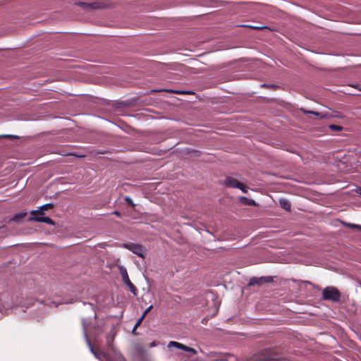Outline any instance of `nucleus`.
Segmentation results:
<instances>
[{
  "label": "nucleus",
  "instance_id": "1a4fd4ad",
  "mask_svg": "<svg viewBox=\"0 0 361 361\" xmlns=\"http://www.w3.org/2000/svg\"><path fill=\"white\" fill-rule=\"evenodd\" d=\"M272 280L270 277H260V278H256L253 277L250 279L249 281V286H255V285H261L264 283H269Z\"/></svg>",
  "mask_w": 361,
  "mask_h": 361
},
{
  "label": "nucleus",
  "instance_id": "f257e3e1",
  "mask_svg": "<svg viewBox=\"0 0 361 361\" xmlns=\"http://www.w3.org/2000/svg\"><path fill=\"white\" fill-rule=\"evenodd\" d=\"M88 345L95 357L101 361H126L119 352H115V355H111L109 352H104L99 348L93 347L90 342H88Z\"/></svg>",
  "mask_w": 361,
  "mask_h": 361
},
{
  "label": "nucleus",
  "instance_id": "5701e85b",
  "mask_svg": "<svg viewBox=\"0 0 361 361\" xmlns=\"http://www.w3.org/2000/svg\"><path fill=\"white\" fill-rule=\"evenodd\" d=\"M130 250L135 254V245H132L130 247Z\"/></svg>",
  "mask_w": 361,
  "mask_h": 361
},
{
  "label": "nucleus",
  "instance_id": "7c9ffc66",
  "mask_svg": "<svg viewBox=\"0 0 361 361\" xmlns=\"http://www.w3.org/2000/svg\"><path fill=\"white\" fill-rule=\"evenodd\" d=\"M361 91V88L359 89Z\"/></svg>",
  "mask_w": 361,
  "mask_h": 361
},
{
  "label": "nucleus",
  "instance_id": "4be33fe9",
  "mask_svg": "<svg viewBox=\"0 0 361 361\" xmlns=\"http://www.w3.org/2000/svg\"><path fill=\"white\" fill-rule=\"evenodd\" d=\"M157 345V342L154 341L149 344L150 348H153Z\"/></svg>",
  "mask_w": 361,
  "mask_h": 361
},
{
  "label": "nucleus",
  "instance_id": "4468645a",
  "mask_svg": "<svg viewBox=\"0 0 361 361\" xmlns=\"http://www.w3.org/2000/svg\"><path fill=\"white\" fill-rule=\"evenodd\" d=\"M152 305H149L143 312L142 316L137 319V328L140 325V324L142 322L144 318L145 317L146 314L152 309Z\"/></svg>",
  "mask_w": 361,
  "mask_h": 361
},
{
  "label": "nucleus",
  "instance_id": "c85d7f7f",
  "mask_svg": "<svg viewBox=\"0 0 361 361\" xmlns=\"http://www.w3.org/2000/svg\"><path fill=\"white\" fill-rule=\"evenodd\" d=\"M114 214H115L116 215H117V216H119V215H120L119 212H117V211L114 212Z\"/></svg>",
  "mask_w": 361,
  "mask_h": 361
},
{
  "label": "nucleus",
  "instance_id": "ddd939ff",
  "mask_svg": "<svg viewBox=\"0 0 361 361\" xmlns=\"http://www.w3.org/2000/svg\"><path fill=\"white\" fill-rule=\"evenodd\" d=\"M147 255V250L142 245L137 244V256L145 258Z\"/></svg>",
  "mask_w": 361,
  "mask_h": 361
},
{
  "label": "nucleus",
  "instance_id": "f3484780",
  "mask_svg": "<svg viewBox=\"0 0 361 361\" xmlns=\"http://www.w3.org/2000/svg\"><path fill=\"white\" fill-rule=\"evenodd\" d=\"M136 350H137V358L138 357V356L142 355H145L147 353L146 350H145L142 347H141L140 345H137Z\"/></svg>",
  "mask_w": 361,
  "mask_h": 361
},
{
  "label": "nucleus",
  "instance_id": "cd10ccee",
  "mask_svg": "<svg viewBox=\"0 0 361 361\" xmlns=\"http://www.w3.org/2000/svg\"><path fill=\"white\" fill-rule=\"evenodd\" d=\"M246 27H249L255 28V29H259V27H253V26H250V25H247Z\"/></svg>",
  "mask_w": 361,
  "mask_h": 361
},
{
  "label": "nucleus",
  "instance_id": "9d476101",
  "mask_svg": "<svg viewBox=\"0 0 361 361\" xmlns=\"http://www.w3.org/2000/svg\"><path fill=\"white\" fill-rule=\"evenodd\" d=\"M33 216H34L32 217V219L35 221L43 222V223H46L47 224L52 225V226L55 225L54 221L49 217L44 216L43 215H39V214L33 215Z\"/></svg>",
  "mask_w": 361,
  "mask_h": 361
},
{
  "label": "nucleus",
  "instance_id": "423d86ee",
  "mask_svg": "<svg viewBox=\"0 0 361 361\" xmlns=\"http://www.w3.org/2000/svg\"><path fill=\"white\" fill-rule=\"evenodd\" d=\"M115 336H116V331L114 329H111L110 333L109 334V335L106 336V338L107 348H108V350H111L114 355H115V352H117L113 345Z\"/></svg>",
  "mask_w": 361,
  "mask_h": 361
},
{
  "label": "nucleus",
  "instance_id": "0eeeda50",
  "mask_svg": "<svg viewBox=\"0 0 361 361\" xmlns=\"http://www.w3.org/2000/svg\"><path fill=\"white\" fill-rule=\"evenodd\" d=\"M121 274L122 276V279L123 282L130 288V291L135 295V286L133 283L130 281L128 277L127 271L126 269H121Z\"/></svg>",
  "mask_w": 361,
  "mask_h": 361
},
{
  "label": "nucleus",
  "instance_id": "412c9836",
  "mask_svg": "<svg viewBox=\"0 0 361 361\" xmlns=\"http://www.w3.org/2000/svg\"><path fill=\"white\" fill-rule=\"evenodd\" d=\"M125 200L130 205H132L133 207L135 206V204H133V201L131 198L128 197H125Z\"/></svg>",
  "mask_w": 361,
  "mask_h": 361
},
{
  "label": "nucleus",
  "instance_id": "b1692460",
  "mask_svg": "<svg viewBox=\"0 0 361 361\" xmlns=\"http://www.w3.org/2000/svg\"><path fill=\"white\" fill-rule=\"evenodd\" d=\"M167 92H176L177 94H181L183 93V92H179V91H173V90H167Z\"/></svg>",
  "mask_w": 361,
  "mask_h": 361
},
{
  "label": "nucleus",
  "instance_id": "f8f14e48",
  "mask_svg": "<svg viewBox=\"0 0 361 361\" xmlns=\"http://www.w3.org/2000/svg\"><path fill=\"white\" fill-rule=\"evenodd\" d=\"M239 201L240 202V203H242L244 205H248V206L257 205V204L254 200L249 199L246 197H240Z\"/></svg>",
  "mask_w": 361,
  "mask_h": 361
},
{
  "label": "nucleus",
  "instance_id": "a211bd4d",
  "mask_svg": "<svg viewBox=\"0 0 361 361\" xmlns=\"http://www.w3.org/2000/svg\"><path fill=\"white\" fill-rule=\"evenodd\" d=\"M344 225L348 228H357L359 231H361V225L350 223H345Z\"/></svg>",
  "mask_w": 361,
  "mask_h": 361
},
{
  "label": "nucleus",
  "instance_id": "c756f323",
  "mask_svg": "<svg viewBox=\"0 0 361 361\" xmlns=\"http://www.w3.org/2000/svg\"><path fill=\"white\" fill-rule=\"evenodd\" d=\"M4 137H11V135H4Z\"/></svg>",
  "mask_w": 361,
  "mask_h": 361
},
{
  "label": "nucleus",
  "instance_id": "a878e982",
  "mask_svg": "<svg viewBox=\"0 0 361 361\" xmlns=\"http://www.w3.org/2000/svg\"><path fill=\"white\" fill-rule=\"evenodd\" d=\"M356 191L361 196V188H358Z\"/></svg>",
  "mask_w": 361,
  "mask_h": 361
},
{
  "label": "nucleus",
  "instance_id": "6ab92c4d",
  "mask_svg": "<svg viewBox=\"0 0 361 361\" xmlns=\"http://www.w3.org/2000/svg\"><path fill=\"white\" fill-rule=\"evenodd\" d=\"M25 216V214H16L13 217L14 221H18L19 219L23 218Z\"/></svg>",
  "mask_w": 361,
  "mask_h": 361
},
{
  "label": "nucleus",
  "instance_id": "2eb2a0df",
  "mask_svg": "<svg viewBox=\"0 0 361 361\" xmlns=\"http://www.w3.org/2000/svg\"><path fill=\"white\" fill-rule=\"evenodd\" d=\"M281 207L286 211H290L291 208V204L289 201L286 200H281L279 202Z\"/></svg>",
  "mask_w": 361,
  "mask_h": 361
},
{
  "label": "nucleus",
  "instance_id": "dca6fc26",
  "mask_svg": "<svg viewBox=\"0 0 361 361\" xmlns=\"http://www.w3.org/2000/svg\"><path fill=\"white\" fill-rule=\"evenodd\" d=\"M302 111L306 114H314L316 116H317L319 118H322L325 117V115L322 114L320 112H317V111H307V110H304V109H302Z\"/></svg>",
  "mask_w": 361,
  "mask_h": 361
},
{
  "label": "nucleus",
  "instance_id": "aec40b11",
  "mask_svg": "<svg viewBox=\"0 0 361 361\" xmlns=\"http://www.w3.org/2000/svg\"><path fill=\"white\" fill-rule=\"evenodd\" d=\"M329 128L332 130H341L342 129V127L339 126H336V125H331L329 126Z\"/></svg>",
  "mask_w": 361,
  "mask_h": 361
},
{
  "label": "nucleus",
  "instance_id": "20e7f679",
  "mask_svg": "<svg viewBox=\"0 0 361 361\" xmlns=\"http://www.w3.org/2000/svg\"><path fill=\"white\" fill-rule=\"evenodd\" d=\"M224 184L228 188H238L244 193L247 192V188L244 184L239 182L237 179L233 177H226Z\"/></svg>",
  "mask_w": 361,
  "mask_h": 361
},
{
  "label": "nucleus",
  "instance_id": "9b49d317",
  "mask_svg": "<svg viewBox=\"0 0 361 361\" xmlns=\"http://www.w3.org/2000/svg\"><path fill=\"white\" fill-rule=\"evenodd\" d=\"M54 208V204H51V203H48V204H45L44 205H42L39 209H37V210H34V211H32L30 212V214L32 215H44V211H46V210H48V209H51Z\"/></svg>",
  "mask_w": 361,
  "mask_h": 361
},
{
  "label": "nucleus",
  "instance_id": "393cba45",
  "mask_svg": "<svg viewBox=\"0 0 361 361\" xmlns=\"http://www.w3.org/2000/svg\"><path fill=\"white\" fill-rule=\"evenodd\" d=\"M263 361H276V360L274 359H271V358H264L263 360Z\"/></svg>",
  "mask_w": 361,
  "mask_h": 361
},
{
  "label": "nucleus",
  "instance_id": "6e6552de",
  "mask_svg": "<svg viewBox=\"0 0 361 361\" xmlns=\"http://www.w3.org/2000/svg\"><path fill=\"white\" fill-rule=\"evenodd\" d=\"M11 298V293L8 287H0V303L4 304L8 302Z\"/></svg>",
  "mask_w": 361,
  "mask_h": 361
},
{
  "label": "nucleus",
  "instance_id": "7ed1b4c3",
  "mask_svg": "<svg viewBox=\"0 0 361 361\" xmlns=\"http://www.w3.org/2000/svg\"><path fill=\"white\" fill-rule=\"evenodd\" d=\"M76 5L82 7L84 9L88 10H94V9H101L106 8L109 6V4L105 1H94L92 3H86V2H77Z\"/></svg>",
  "mask_w": 361,
  "mask_h": 361
},
{
  "label": "nucleus",
  "instance_id": "bb28decb",
  "mask_svg": "<svg viewBox=\"0 0 361 361\" xmlns=\"http://www.w3.org/2000/svg\"><path fill=\"white\" fill-rule=\"evenodd\" d=\"M132 333H133V334H135V325L133 327Z\"/></svg>",
  "mask_w": 361,
  "mask_h": 361
},
{
  "label": "nucleus",
  "instance_id": "f03ea898",
  "mask_svg": "<svg viewBox=\"0 0 361 361\" xmlns=\"http://www.w3.org/2000/svg\"><path fill=\"white\" fill-rule=\"evenodd\" d=\"M341 298L340 291L334 286H328L322 291V298L324 300L338 302Z\"/></svg>",
  "mask_w": 361,
  "mask_h": 361
},
{
  "label": "nucleus",
  "instance_id": "39448f33",
  "mask_svg": "<svg viewBox=\"0 0 361 361\" xmlns=\"http://www.w3.org/2000/svg\"><path fill=\"white\" fill-rule=\"evenodd\" d=\"M168 348H176L178 349H181L184 351L191 353L192 355H196L197 353V351L195 348L188 347L187 345H185L180 343H178L176 341H170L168 343Z\"/></svg>",
  "mask_w": 361,
  "mask_h": 361
}]
</instances>
